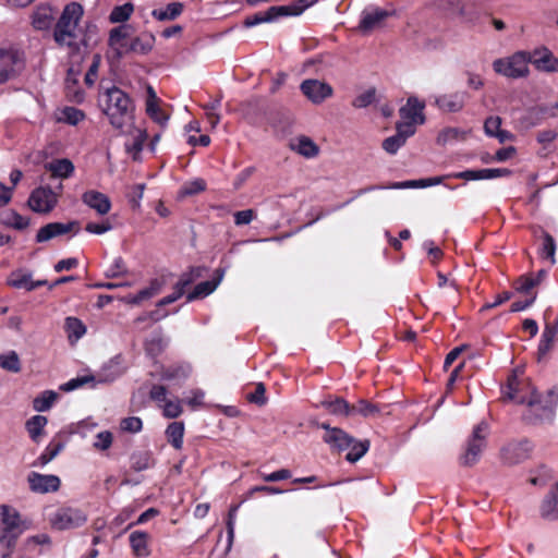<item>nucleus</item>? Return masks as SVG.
I'll return each instance as SVG.
<instances>
[{"instance_id": "44", "label": "nucleus", "mask_w": 558, "mask_h": 558, "mask_svg": "<svg viewBox=\"0 0 558 558\" xmlns=\"http://www.w3.org/2000/svg\"><path fill=\"white\" fill-rule=\"evenodd\" d=\"M0 367L11 373H19L21 371L19 354L15 351L0 354Z\"/></svg>"}, {"instance_id": "34", "label": "nucleus", "mask_w": 558, "mask_h": 558, "mask_svg": "<svg viewBox=\"0 0 558 558\" xmlns=\"http://www.w3.org/2000/svg\"><path fill=\"white\" fill-rule=\"evenodd\" d=\"M320 407L325 408L330 414L351 416V404L342 398L325 399L320 402Z\"/></svg>"}, {"instance_id": "24", "label": "nucleus", "mask_w": 558, "mask_h": 558, "mask_svg": "<svg viewBox=\"0 0 558 558\" xmlns=\"http://www.w3.org/2000/svg\"><path fill=\"white\" fill-rule=\"evenodd\" d=\"M541 515L548 521L558 519V484H556L543 499L541 504Z\"/></svg>"}, {"instance_id": "26", "label": "nucleus", "mask_w": 558, "mask_h": 558, "mask_svg": "<svg viewBox=\"0 0 558 558\" xmlns=\"http://www.w3.org/2000/svg\"><path fill=\"white\" fill-rule=\"evenodd\" d=\"M45 168L51 173L52 178L58 179H69L75 170L74 163L68 158L53 159L46 163Z\"/></svg>"}, {"instance_id": "4", "label": "nucleus", "mask_w": 558, "mask_h": 558, "mask_svg": "<svg viewBox=\"0 0 558 558\" xmlns=\"http://www.w3.org/2000/svg\"><path fill=\"white\" fill-rule=\"evenodd\" d=\"M502 398L526 404L530 409L542 403L538 391L527 380L520 379L515 371L508 377L507 385L502 388Z\"/></svg>"}, {"instance_id": "1", "label": "nucleus", "mask_w": 558, "mask_h": 558, "mask_svg": "<svg viewBox=\"0 0 558 558\" xmlns=\"http://www.w3.org/2000/svg\"><path fill=\"white\" fill-rule=\"evenodd\" d=\"M105 114L108 117L110 124L123 131L130 128L133 121V108L130 97L120 88L111 87L105 93Z\"/></svg>"}, {"instance_id": "11", "label": "nucleus", "mask_w": 558, "mask_h": 558, "mask_svg": "<svg viewBox=\"0 0 558 558\" xmlns=\"http://www.w3.org/2000/svg\"><path fill=\"white\" fill-rule=\"evenodd\" d=\"M317 426L325 430L323 436L326 442L332 450L338 452L349 449L354 441V438L339 427H331L328 423H319Z\"/></svg>"}, {"instance_id": "29", "label": "nucleus", "mask_w": 558, "mask_h": 558, "mask_svg": "<svg viewBox=\"0 0 558 558\" xmlns=\"http://www.w3.org/2000/svg\"><path fill=\"white\" fill-rule=\"evenodd\" d=\"M222 278V272L219 274L217 279L203 281L195 286V288L186 295V301L192 302L197 299H203L213 293Z\"/></svg>"}, {"instance_id": "8", "label": "nucleus", "mask_w": 558, "mask_h": 558, "mask_svg": "<svg viewBox=\"0 0 558 558\" xmlns=\"http://www.w3.org/2000/svg\"><path fill=\"white\" fill-rule=\"evenodd\" d=\"M86 521L87 514L83 510L71 507L58 509L50 519L52 527L59 531L81 527Z\"/></svg>"}, {"instance_id": "13", "label": "nucleus", "mask_w": 558, "mask_h": 558, "mask_svg": "<svg viewBox=\"0 0 558 558\" xmlns=\"http://www.w3.org/2000/svg\"><path fill=\"white\" fill-rule=\"evenodd\" d=\"M80 230L78 221H69L66 223L63 222H50L41 227L36 234V242L43 243L47 242L53 238L66 234L69 232L74 231L77 233Z\"/></svg>"}, {"instance_id": "17", "label": "nucleus", "mask_w": 558, "mask_h": 558, "mask_svg": "<svg viewBox=\"0 0 558 558\" xmlns=\"http://www.w3.org/2000/svg\"><path fill=\"white\" fill-rule=\"evenodd\" d=\"M27 481L31 490L40 494L57 492L61 484L57 475H46L37 472L29 473Z\"/></svg>"}, {"instance_id": "7", "label": "nucleus", "mask_w": 558, "mask_h": 558, "mask_svg": "<svg viewBox=\"0 0 558 558\" xmlns=\"http://www.w3.org/2000/svg\"><path fill=\"white\" fill-rule=\"evenodd\" d=\"M24 68L22 54L13 48H0V84L16 77Z\"/></svg>"}, {"instance_id": "33", "label": "nucleus", "mask_w": 558, "mask_h": 558, "mask_svg": "<svg viewBox=\"0 0 558 558\" xmlns=\"http://www.w3.org/2000/svg\"><path fill=\"white\" fill-rule=\"evenodd\" d=\"M291 148L298 154L313 158L318 154V146L307 136H300L291 143Z\"/></svg>"}, {"instance_id": "27", "label": "nucleus", "mask_w": 558, "mask_h": 558, "mask_svg": "<svg viewBox=\"0 0 558 558\" xmlns=\"http://www.w3.org/2000/svg\"><path fill=\"white\" fill-rule=\"evenodd\" d=\"M130 545L136 557H147L150 554L148 546L149 534L142 531H134L130 534Z\"/></svg>"}, {"instance_id": "2", "label": "nucleus", "mask_w": 558, "mask_h": 558, "mask_svg": "<svg viewBox=\"0 0 558 558\" xmlns=\"http://www.w3.org/2000/svg\"><path fill=\"white\" fill-rule=\"evenodd\" d=\"M83 13V7L77 2L65 5L53 32V38L58 45L68 47L76 45V28Z\"/></svg>"}, {"instance_id": "9", "label": "nucleus", "mask_w": 558, "mask_h": 558, "mask_svg": "<svg viewBox=\"0 0 558 558\" xmlns=\"http://www.w3.org/2000/svg\"><path fill=\"white\" fill-rule=\"evenodd\" d=\"M58 203V195L49 186L35 189L28 198L29 208L39 214L50 213Z\"/></svg>"}, {"instance_id": "58", "label": "nucleus", "mask_w": 558, "mask_h": 558, "mask_svg": "<svg viewBox=\"0 0 558 558\" xmlns=\"http://www.w3.org/2000/svg\"><path fill=\"white\" fill-rule=\"evenodd\" d=\"M121 429L129 433H138L143 428V422L137 416L125 417L121 421Z\"/></svg>"}, {"instance_id": "42", "label": "nucleus", "mask_w": 558, "mask_h": 558, "mask_svg": "<svg viewBox=\"0 0 558 558\" xmlns=\"http://www.w3.org/2000/svg\"><path fill=\"white\" fill-rule=\"evenodd\" d=\"M558 327L554 325H546L538 344V354L545 355L553 347Z\"/></svg>"}, {"instance_id": "23", "label": "nucleus", "mask_w": 558, "mask_h": 558, "mask_svg": "<svg viewBox=\"0 0 558 558\" xmlns=\"http://www.w3.org/2000/svg\"><path fill=\"white\" fill-rule=\"evenodd\" d=\"M120 132L132 137V141L128 142L125 147L129 153L133 154V158L136 159V156L143 150L144 143L147 140L148 135L146 130L135 128L132 121L129 129L124 128L123 131Z\"/></svg>"}, {"instance_id": "32", "label": "nucleus", "mask_w": 558, "mask_h": 558, "mask_svg": "<svg viewBox=\"0 0 558 558\" xmlns=\"http://www.w3.org/2000/svg\"><path fill=\"white\" fill-rule=\"evenodd\" d=\"M281 9H279L278 7H270L267 11L265 12H257L251 16H247L244 22H243V25L245 27H253L255 25H258L260 23H265V22H271L278 17L281 16V12H280Z\"/></svg>"}, {"instance_id": "46", "label": "nucleus", "mask_w": 558, "mask_h": 558, "mask_svg": "<svg viewBox=\"0 0 558 558\" xmlns=\"http://www.w3.org/2000/svg\"><path fill=\"white\" fill-rule=\"evenodd\" d=\"M350 451L347 453V461L354 463L359 461L369 449V440L365 439L362 441L355 440L352 442L349 448Z\"/></svg>"}, {"instance_id": "53", "label": "nucleus", "mask_w": 558, "mask_h": 558, "mask_svg": "<svg viewBox=\"0 0 558 558\" xmlns=\"http://www.w3.org/2000/svg\"><path fill=\"white\" fill-rule=\"evenodd\" d=\"M160 290V284L157 280L153 281L148 288L141 290L136 295H134L130 303L140 304L142 301L147 300L156 295Z\"/></svg>"}, {"instance_id": "19", "label": "nucleus", "mask_w": 558, "mask_h": 558, "mask_svg": "<svg viewBox=\"0 0 558 558\" xmlns=\"http://www.w3.org/2000/svg\"><path fill=\"white\" fill-rule=\"evenodd\" d=\"M468 94L465 92H456L436 97V106L444 112H459L463 109Z\"/></svg>"}, {"instance_id": "14", "label": "nucleus", "mask_w": 558, "mask_h": 558, "mask_svg": "<svg viewBox=\"0 0 558 558\" xmlns=\"http://www.w3.org/2000/svg\"><path fill=\"white\" fill-rule=\"evenodd\" d=\"M415 131L411 123H397L396 134L384 140L383 149L390 155L397 154L407 140L415 134Z\"/></svg>"}, {"instance_id": "55", "label": "nucleus", "mask_w": 558, "mask_h": 558, "mask_svg": "<svg viewBox=\"0 0 558 558\" xmlns=\"http://www.w3.org/2000/svg\"><path fill=\"white\" fill-rule=\"evenodd\" d=\"M163 415L168 418H175L182 413V405L179 399L167 400L162 405Z\"/></svg>"}, {"instance_id": "16", "label": "nucleus", "mask_w": 558, "mask_h": 558, "mask_svg": "<svg viewBox=\"0 0 558 558\" xmlns=\"http://www.w3.org/2000/svg\"><path fill=\"white\" fill-rule=\"evenodd\" d=\"M424 107V102L420 101L416 97H409L407 104L399 110L401 118L399 123H411L416 129V124H423L425 121L423 116Z\"/></svg>"}, {"instance_id": "10", "label": "nucleus", "mask_w": 558, "mask_h": 558, "mask_svg": "<svg viewBox=\"0 0 558 558\" xmlns=\"http://www.w3.org/2000/svg\"><path fill=\"white\" fill-rule=\"evenodd\" d=\"M541 400L542 403L535 405L533 409L527 408V412L523 417L529 423L536 424L553 418L557 405V397L554 391L549 390L545 399L541 396Z\"/></svg>"}, {"instance_id": "35", "label": "nucleus", "mask_w": 558, "mask_h": 558, "mask_svg": "<svg viewBox=\"0 0 558 558\" xmlns=\"http://www.w3.org/2000/svg\"><path fill=\"white\" fill-rule=\"evenodd\" d=\"M47 423V417L43 415H34L26 422V430L28 432L29 437L34 442H39L40 437L44 435V428Z\"/></svg>"}, {"instance_id": "3", "label": "nucleus", "mask_w": 558, "mask_h": 558, "mask_svg": "<svg viewBox=\"0 0 558 558\" xmlns=\"http://www.w3.org/2000/svg\"><path fill=\"white\" fill-rule=\"evenodd\" d=\"M20 512L7 505L0 506V546H15L19 537L27 530Z\"/></svg>"}, {"instance_id": "37", "label": "nucleus", "mask_w": 558, "mask_h": 558, "mask_svg": "<svg viewBox=\"0 0 558 558\" xmlns=\"http://www.w3.org/2000/svg\"><path fill=\"white\" fill-rule=\"evenodd\" d=\"M64 328L68 333V338L72 343L81 339L86 332L85 325L76 317H66Z\"/></svg>"}, {"instance_id": "6", "label": "nucleus", "mask_w": 558, "mask_h": 558, "mask_svg": "<svg viewBox=\"0 0 558 558\" xmlns=\"http://www.w3.org/2000/svg\"><path fill=\"white\" fill-rule=\"evenodd\" d=\"M531 61L530 52L517 51L510 57L496 59L493 62V69L497 74L508 78H521L529 75Z\"/></svg>"}, {"instance_id": "43", "label": "nucleus", "mask_w": 558, "mask_h": 558, "mask_svg": "<svg viewBox=\"0 0 558 558\" xmlns=\"http://www.w3.org/2000/svg\"><path fill=\"white\" fill-rule=\"evenodd\" d=\"M64 448L62 442H50L37 458L34 465L44 466L52 461Z\"/></svg>"}, {"instance_id": "31", "label": "nucleus", "mask_w": 558, "mask_h": 558, "mask_svg": "<svg viewBox=\"0 0 558 558\" xmlns=\"http://www.w3.org/2000/svg\"><path fill=\"white\" fill-rule=\"evenodd\" d=\"M184 5L181 2H171L166 8L154 9L151 16L157 21H173L183 12Z\"/></svg>"}, {"instance_id": "47", "label": "nucleus", "mask_w": 558, "mask_h": 558, "mask_svg": "<svg viewBox=\"0 0 558 558\" xmlns=\"http://www.w3.org/2000/svg\"><path fill=\"white\" fill-rule=\"evenodd\" d=\"M466 132L458 128H447L442 130L437 137L438 144L446 145L448 143L463 141Z\"/></svg>"}, {"instance_id": "22", "label": "nucleus", "mask_w": 558, "mask_h": 558, "mask_svg": "<svg viewBox=\"0 0 558 558\" xmlns=\"http://www.w3.org/2000/svg\"><path fill=\"white\" fill-rule=\"evenodd\" d=\"M389 15L390 13L388 11L379 8L364 10L362 12L359 28L365 33L371 32L375 27L379 26Z\"/></svg>"}, {"instance_id": "50", "label": "nucleus", "mask_w": 558, "mask_h": 558, "mask_svg": "<svg viewBox=\"0 0 558 558\" xmlns=\"http://www.w3.org/2000/svg\"><path fill=\"white\" fill-rule=\"evenodd\" d=\"M377 412V407L366 400H360L355 404H351V416L359 414L368 417L375 415Z\"/></svg>"}, {"instance_id": "12", "label": "nucleus", "mask_w": 558, "mask_h": 558, "mask_svg": "<svg viewBox=\"0 0 558 558\" xmlns=\"http://www.w3.org/2000/svg\"><path fill=\"white\" fill-rule=\"evenodd\" d=\"M532 445L529 440L512 441L500 450V458L505 464H518L530 457Z\"/></svg>"}, {"instance_id": "64", "label": "nucleus", "mask_w": 558, "mask_h": 558, "mask_svg": "<svg viewBox=\"0 0 558 558\" xmlns=\"http://www.w3.org/2000/svg\"><path fill=\"white\" fill-rule=\"evenodd\" d=\"M538 284V280L531 277H520L515 282L517 291L521 293H529L534 287Z\"/></svg>"}, {"instance_id": "39", "label": "nucleus", "mask_w": 558, "mask_h": 558, "mask_svg": "<svg viewBox=\"0 0 558 558\" xmlns=\"http://www.w3.org/2000/svg\"><path fill=\"white\" fill-rule=\"evenodd\" d=\"M318 0H295L288 5H279L281 16H298Z\"/></svg>"}, {"instance_id": "59", "label": "nucleus", "mask_w": 558, "mask_h": 558, "mask_svg": "<svg viewBox=\"0 0 558 558\" xmlns=\"http://www.w3.org/2000/svg\"><path fill=\"white\" fill-rule=\"evenodd\" d=\"M247 400L252 403L264 405L267 402L265 385L258 383L255 390L247 395Z\"/></svg>"}, {"instance_id": "15", "label": "nucleus", "mask_w": 558, "mask_h": 558, "mask_svg": "<svg viewBox=\"0 0 558 558\" xmlns=\"http://www.w3.org/2000/svg\"><path fill=\"white\" fill-rule=\"evenodd\" d=\"M302 93L313 104H322L332 95V87L318 80H305L300 86Z\"/></svg>"}, {"instance_id": "62", "label": "nucleus", "mask_w": 558, "mask_h": 558, "mask_svg": "<svg viewBox=\"0 0 558 558\" xmlns=\"http://www.w3.org/2000/svg\"><path fill=\"white\" fill-rule=\"evenodd\" d=\"M92 380H94V377H92V376H82V377L72 378L69 381L62 384L60 386V389L62 391L69 392V391L75 390V389L84 386L85 384H87L88 381H92Z\"/></svg>"}, {"instance_id": "56", "label": "nucleus", "mask_w": 558, "mask_h": 558, "mask_svg": "<svg viewBox=\"0 0 558 558\" xmlns=\"http://www.w3.org/2000/svg\"><path fill=\"white\" fill-rule=\"evenodd\" d=\"M168 390L162 385H153L149 390V398L157 403L158 407H162L167 399Z\"/></svg>"}, {"instance_id": "45", "label": "nucleus", "mask_w": 558, "mask_h": 558, "mask_svg": "<svg viewBox=\"0 0 558 558\" xmlns=\"http://www.w3.org/2000/svg\"><path fill=\"white\" fill-rule=\"evenodd\" d=\"M134 11V5L131 2H126L122 5H117L112 9L109 21L111 23H123L128 21Z\"/></svg>"}, {"instance_id": "28", "label": "nucleus", "mask_w": 558, "mask_h": 558, "mask_svg": "<svg viewBox=\"0 0 558 558\" xmlns=\"http://www.w3.org/2000/svg\"><path fill=\"white\" fill-rule=\"evenodd\" d=\"M54 21V11L51 7L41 5L33 14V26L36 29H48Z\"/></svg>"}, {"instance_id": "48", "label": "nucleus", "mask_w": 558, "mask_h": 558, "mask_svg": "<svg viewBox=\"0 0 558 558\" xmlns=\"http://www.w3.org/2000/svg\"><path fill=\"white\" fill-rule=\"evenodd\" d=\"M146 113L154 122L158 123L161 128H165L169 120V114L160 108L159 102L146 104Z\"/></svg>"}, {"instance_id": "5", "label": "nucleus", "mask_w": 558, "mask_h": 558, "mask_svg": "<svg viewBox=\"0 0 558 558\" xmlns=\"http://www.w3.org/2000/svg\"><path fill=\"white\" fill-rule=\"evenodd\" d=\"M488 434L489 426L485 421L480 422L473 427L465 442V449L459 458L461 465L473 466L478 462L483 450L486 448Z\"/></svg>"}, {"instance_id": "20", "label": "nucleus", "mask_w": 558, "mask_h": 558, "mask_svg": "<svg viewBox=\"0 0 558 558\" xmlns=\"http://www.w3.org/2000/svg\"><path fill=\"white\" fill-rule=\"evenodd\" d=\"M82 202L89 208L96 210L100 216L107 215L111 209L110 198L106 194L95 190L83 193Z\"/></svg>"}, {"instance_id": "38", "label": "nucleus", "mask_w": 558, "mask_h": 558, "mask_svg": "<svg viewBox=\"0 0 558 558\" xmlns=\"http://www.w3.org/2000/svg\"><path fill=\"white\" fill-rule=\"evenodd\" d=\"M445 177H433L421 180H410L403 182H396L389 185V189L400 190V189H411V187H427L437 185L442 182Z\"/></svg>"}, {"instance_id": "52", "label": "nucleus", "mask_w": 558, "mask_h": 558, "mask_svg": "<svg viewBox=\"0 0 558 558\" xmlns=\"http://www.w3.org/2000/svg\"><path fill=\"white\" fill-rule=\"evenodd\" d=\"M3 222L16 230H23L29 225V219L21 216L15 211L8 213L3 216Z\"/></svg>"}, {"instance_id": "49", "label": "nucleus", "mask_w": 558, "mask_h": 558, "mask_svg": "<svg viewBox=\"0 0 558 558\" xmlns=\"http://www.w3.org/2000/svg\"><path fill=\"white\" fill-rule=\"evenodd\" d=\"M555 253H556V242H555L554 238L549 233L544 232L543 245H542V248L539 252L541 256L543 258L549 259L550 263L554 265L556 263Z\"/></svg>"}, {"instance_id": "41", "label": "nucleus", "mask_w": 558, "mask_h": 558, "mask_svg": "<svg viewBox=\"0 0 558 558\" xmlns=\"http://www.w3.org/2000/svg\"><path fill=\"white\" fill-rule=\"evenodd\" d=\"M57 398V392L52 390H46L34 399L33 408L37 412H46L53 405Z\"/></svg>"}, {"instance_id": "30", "label": "nucleus", "mask_w": 558, "mask_h": 558, "mask_svg": "<svg viewBox=\"0 0 558 558\" xmlns=\"http://www.w3.org/2000/svg\"><path fill=\"white\" fill-rule=\"evenodd\" d=\"M154 45L155 36L151 33H142L132 39L128 49L135 53L146 54L153 49Z\"/></svg>"}, {"instance_id": "61", "label": "nucleus", "mask_w": 558, "mask_h": 558, "mask_svg": "<svg viewBox=\"0 0 558 558\" xmlns=\"http://www.w3.org/2000/svg\"><path fill=\"white\" fill-rule=\"evenodd\" d=\"M501 125V119L497 116L488 117L484 122V131L487 136L495 137L499 132Z\"/></svg>"}, {"instance_id": "25", "label": "nucleus", "mask_w": 558, "mask_h": 558, "mask_svg": "<svg viewBox=\"0 0 558 558\" xmlns=\"http://www.w3.org/2000/svg\"><path fill=\"white\" fill-rule=\"evenodd\" d=\"M130 26L120 25L110 31L109 34V46L113 48L119 56L129 52L126 39L130 36Z\"/></svg>"}, {"instance_id": "21", "label": "nucleus", "mask_w": 558, "mask_h": 558, "mask_svg": "<svg viewBox=\"0 0 558 558\" xmlns=\"http://www.w3.org/2000/svg\"><path fill=\"white\" fill-rule=\"evenodd\" d=\"M531 63L539 71L558 72V59L545 47L534 50Z\"/></svg>"}, {"instance_id": "51", "label": "nucleus", "mask_w": 558, "mask_h": 558, "mask_svg": "<svg viewBox=\"0 0 558 558\" xmlns=\"http://www.w3.org/2000/svg\"><path fill=\"white\" fill-rule=\"evenodd\" d=\"M85 118V113L75 107H65L61 111L60 121H63L71 125H76Z\"/></svg>"}, {"instance_id": "36", "label": "nucleus", "mask_w": 558, "mask_h": 558, "mask_svg": "<svg viewBox=\"0 0 558 558\" xmlns=\"http://www.w3.org/2000/svg\"><path fill=\"white\" fill-rule=\"evenodd\" d=\"M166 436L171 444V446L179 450L183 446V436H184V423L183 422H172L168 425L166 429Z\"/></svg>"}, {"instance_id": "18", "label": "nucleus", "mask_w": 558, "mask_h": 558, "mask_svg": "<svg viewBox=\"0 0 558 558\" xmlns=\"http://www.w3.org/2000/svg\"><path fill=\"white\" fill-rule=\"evenodd\" d=\"M8 284L15 289H25L33 291L39 287L48 286L47 280H33L32 274L26 270L12 271L8 278Z\"/></svg>"}, {"instance_id": "40", "label": "nucleus", "mask_w": 558, "mask_h": 558, "mask_svg": "<svg viewBox=\"0 0 558 558\" xmlns=\"http://www.w3.org/2000/svg\"><path fill=\"white\" fill-rule=\"evenodd\" d=\"M202 267H191L189 271L183 272L174 288L179 290L182 294L185 293V289L193 283L194 280L201 278L203 276Z\"/></svg>"}, {"instance_id": "57", "label": "nucleus", "mask_w": 558, "mask_h": 558, "mask_svg": "<svg viewBox=\"0 0 558 558\" xmlns=\"http://www.w3.org/2000/svg\"><path fill=\"white\" fill-rule=\"evenodd\" d=\"M375 97L376 90L374 88H371L365 93L356 96L352 101V106L355 108H366L367 106L374 102Z\"/></svg>"}, {"instance_id": "60", "label": "nucleus", "mask_w": 558, "mask_h": 558, "mask_svg": "<svg viewBox=\"0 0 558 558\" xmlns=\"http://www.w3.org/2000/svg\"><path fill=\"white\" fill-rule=\"evenodd\" d=\"M124 274H126V268H125L124 260L122 259V257L114 258L112 264L106 270V276L108 278H117Z\"/></svg>"}, {"instance_id": "63", "label": "nucleus", "mask_w": 558, "mask_h": 558, "mask_svg": "<svg viewBox=\"0 0 558 558\" xmlns=\"http://www.w3.org/2000/svg\"><path fill=\"white\" fill-rule=\"evenodd\" d=\"M205 189L206 182L203 179H195L194 181H191L183 186L182 193L184 195H194L203 192Z\"/></svg>"}, {"instance_id": "54", "label": "nucleus", "mask_w": 558, "mask_h": 558, "mask_svg": "<svg viewBox=\"0 0 558 558\" xmlns=\"http://www.w3.org/2000/svg\"><path fill=\"white\" fill-rule=\"evenodd\" d=\"M112 441H113L112 433L109 430H102V432H99L95 436V440L93 442V448L98 451H105L111 447Z\"/></svg>"}]
</instances>
